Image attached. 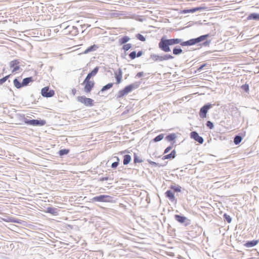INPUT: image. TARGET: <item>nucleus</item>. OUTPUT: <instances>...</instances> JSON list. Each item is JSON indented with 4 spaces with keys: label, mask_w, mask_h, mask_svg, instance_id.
Returning <instances> with one entry per match:
<instances>
[{
    "label": "nucleus",
    "mask_w": 259,
    "mask_h": 259,
    "mask_svg": "<svg viewBox=\"0 0 259 259\" xmlns=\"http://www.w3.org/2000/svg\"><path fill=\"white\" fill-rule=\"evenodd\" d=\"M209 36V34H207L186 41H183V39L178 38L167 39L165 36H163L160 39L158 47L160 50L164 52H169L171 51L170 46L178 44H180L182 47L191 46L205 40Z\"/></svg>",
    "instance_id": "nucleus-1"
},
{
    "label": "nucleus",
    "mask_w": 259,
    "mask_h": 259,
    "mask_svg": "<svg viewBox=\"0 0 259 259\" xmlns=\"http://www.w3.org/2000/svg\"><path fill=\"white\" fill-rule=\"evenodd\" d=\"M140 84V82H136L126 86L123 90H120L118 92L117 94V98H121L131 92L134 89L138 88Z\"/></svg>",
    "instance_id": "nucleus-2"
},
{
    "label": "nucleus",
    "mask_w": 259,
    "mask_h": 259,
    "mask_svg": "<svg viewBox=\"0 0 259 259\" xmlns=\"http://www.w3.org/2000/svg\"><path fill=\"white\" fill-rule=\"evenodd\" d=\"M77 101L88 107H92L94 105V100L84 96H78L77 98Z\"/></svg>",
    "instance_id": "nucleus-3"
},
{
    "label": "nucleus",
    "mask_w": 259,
    "mask_h": 259,
    "mask_svg": "<svg viewBox=\"0 0 259 259\" xmlns=\"http://www.w3.org/2000/svg\"><path fill=\"white\" fill-rule=\"evenodd\" d=\"M24 122L25 123L28 125H31L33 126H42L44 125L46 122L44 120H38V119H28L26 118H24Z\"/></svg>",
    "instance_id": "nucleus-4"
},
{
    "label": "nucleus",
    "mask_w": 259,
    "mask_h": 259,
    "mask_svg": "<svg viewBox=\"0 0 259 259\" xmlns=\"http://www.w3.org/2000/svg\"><path fill=\"white\" fill-rule=\"evenodd\" d=\"M174 217L178 222L184 224L185 227L190 225L191 224V220L183 215L175 214Z\"/></svg>",
    "instance_id": "nucleus-5"
},
{
    "label": "nucleus",
    "mask_w": 259,
    "mask_h": 259,
    "mask_svg": "<svg viewBox=\"0 0 259 259\" xmlns=\"http://www.w3.org/2000/svg\"><path fill=\"white\" fill-rule=\"evenodd\" d=\"M212 107V105L210 103H207L203 106L200 110L199 116L201 118H204L206 117L207 113L208 110Z\"/></svg>",
    "instance_id": "nucleus-6"
},
{
    "label": "nucleus",
    "mask_w": 259,
    "mask_h": 259,
    "mask_svg": "<svg viewBox=\"0 0 259 259\" xmlns=\"http://www.w3.org/2000/svg\"><path fill=\"white\" fill-rule=\"evenodd\" d=\"M41 94L44 97L50 98L54 95L55 92L52 90H50L49 87H46L41 89Z\"/></svg>",
    "instance_id": "nucleus-7"
},
{
    "label": "nucleus",
    "mask_w": 259,
    "mask_h": 259,
    "mask_svg": "<svg viewBox=\"0 0 259 259\" xmlns=\"http://www.w3.org/2000/svg\"><path fill=\"white\" fill-rule=\"evenodd\" d=\"M111 197L109 195H101L97 196L92 198L93 201L98 202H109L110 201Z\"/></svg>",
    "instance_id": "nucleus-8"
},
{
    "label": "nucleus",
    "mask_w": 259,
    "mask_h": 259,
    "mask_svg": "<svg viewBox=\"0 0 259 259\" xmlns=\"http://www.w3.org/2000/svg\"><path fill=\"white\" fill-rule=\"evenodd\" d=\"M83 84H84V91L87 93H90L94 88L95 82L93 81H88L84 80Z\"/></svg>",
    "instance_id": "nucleus-9"
},
{
    "label": "nucleus",
    "mask_w": 259,
    "mask_h": 259,
    "mask_svg": "<svg viewBox=\"0 0 259 259\" xmlns=\"http://www.w3.org/2000/svg\"><path fill=\"white\" fill-rule=\"evenodd\" d=\"M190 137L199 144H202L204 142L203 138L200 136L195 131L192 132L190 133Z\"/></svg>",
    "instance_id": "nucleus-10"
},
{
    "label": "nucleus",
    "mask_w": 259,
    "mask_h": 259,
    "mask_svg": "<svg viewBox=\"0 0 259 259\" xmlns=\"http://www.w3.org/2000/svg\"><path fill=\"white\" fill-rule=\"evenodd\" d=\"M19 61L17 60H14L10 62V68H13L12 72H15L18 71L20 69Z\"/></svg>",
    "instance_id": "nucleus-11"
},
{
    "label": "nucleus",
    "mask_w": 259,
    "mask_h": 259,
    "mask_svg": "<svg viewBox=\"0 0 259 259\" xmlns=\"http://www.w3.org/2000/svg\"><path fill=\"white\" fill-rule=\"evenodd\" d=\"M115 77L116 80V83L119 84L121 81L122 72L121 68H118L117 71L114 72Z\"/></svg>",
    "instance_id": "nucleus-12"
},
{
    "label": "nucleus",
    "mask_w": 259,
    "mask_h": 259,
    "mask_svg": "<svg viewBox=\"0 0 259 259\" xmlns=\"http://www.w3.org/2000/svg\"><path fill=\"white\" fill-rule=\"evenodd\" d=\"M99 67H96L91 72L88 74L84 80L91 81V78L96 75L99 71Z\"/></svg>",
    "instance_id": "nucleus-13"
},
{
    "label": "nucleus",
    "mask_w": 259,
    "mask_h": 259,
    "mask_svg": "<svg viewBox=\"0 0 259 259\" xmlns=\"http://www.w3.org/2000/svg\"><path fill=\"white\" fill-rule=\"evenodd\" d=\"M165 197L169 199L170 201L173 202L176 201L175 194L170 190H167L165 193Z\"/></svg>",
    "instance_id": "nucleus-14"
},
{
    "label": "nucleus",
    "mask_w": 259,
    "mask_h": 259,
    "mask_svg": "<svg viewBox=\"0 0 259 259\" xmlns=\"http://www.w3.org/2000/svg\"><path fill=\"white\" fill-rule=\"evenodd\" d=\"M99 48V46L96 45H93L89 47H88L87 49H85L83 52V54H87L90 52H94L96 51Z\"/></svg>",
    "instance_id": "nucleus-15"
},
{
    "label": "nucleus",
    "mask_w": 259,
    "mask_h": 259,
    "mask_svg": "<svg viewBox=\"0 0 259 259\" xmlns=\"http://www.w3.org/2000/svg\"><path fill=\"white\" fill-rule=\"evenodd\" d=\"M182 53H183V50L179 46H177L175 47L172 49V54L174 55L178 56L180 55Z\"/></svg>",
    "instance_id": "nucleus-16"
},
{
    "label": "nucleus",
    "mask_w": 259,
    "mask_h": 259,
    "mask_svg": "<svg viewBox=\"0 0 259 259\" xmlns=\"http://www.w3.org/2000/svg\"><path fill=\"white\" fill-rule=\"evenodd\" d=\"M258 242L257 240H253L251 241H247L244 244L246 247H251L255 246Z\"/></svg>",
    "instance_id": "nucleus-17"
},
{
    "label": "nucleus",
    "mask_w": 259,
    "mask_h": 259,
    "mask_svg": "<svg viewBox=\"0 0 259 259\" xmlns=\"http://www.w3.org/2000/svg\"><path fill=\"white\" fill-rule=\"evenodd\" d=\"M176 152L175 150H173L169 154L164 155L162 159H173L176 157Z\"/></svg>",
    "instance_id": "nucleus-18"
},
{
    "label": "nucleus",
    "mask_w": 259,
    "mask_h": 259,
    "mask_svg": "<svg viewBox=\"0 0 259 259\" xmlns=\"http://www.w3.org/2000/svg\"><path fill=\"white\" fill-rule=\"evenodd\" d=\"M58 210L57 208L52 207H48L47 208V212L54 215L58 214Z\"/></svg>",
    "instance_id": "nucleus-19"
},
{
    "label": "nucleus",
    "mask_w": 259,
    "mask_h": 259,
    "mask_svg": "<svg viewBox=\"0 0 259 259\" xmlns=\"http://www.w3.org/2000/svg\"><path fill=\"white\" fill-rule=\"evenodd\" d=\"M170 189L173 190L175 192H181L182 187L176 184H173L170 186Z\"/></svg>",
    "instance_id": "nucleus-20"
},
{
    "label": "nucleus",
    "mask_w": 259,
    "mask_h": 259,
    "mask_svg": "<svg viewBox=\"0 0 259 259\" xmlns=\"http://www.w3.org/2000/svg\"><path fill=\"white\" fill-rule=\"evenodd\" d=\"M248 20H259V14L257 13H251L248 17Z\"/></svg>",
    "instance_id": "nucleus-21"
},
{
    "label": "nucleus",
    "mask_w": 259,
    "mask_h": 259,
    "mask_svg": "<svg viewBox=\"0 0 259 259\" xmlns=\"http://www.w3.org/2000/svg\"><path fill=\"white\" fill-rule=\"evenodd\" d=\"M150 58L154 62H161V55L153 54L151 55Z\"/></svg>",
    "instance_id": "nucleus-22"
},
{
    "label": "nucleus",
    "mask_w": 259,
    "mask_h": 259,
    "mask_svg": "<svg viewBox=\"0 0 259 259\" xmlns=\"http://www.w3.org/2000/svg\"><path fill=\"white\" fill-rule=\"evenodd\" d=\"M174 58V57L170 54H165L164 55L161 56V62L163 61H166L168 60H171Z\"/></svg>",
    "instance_id": "nucleus-23"
},
{
    "label": "nucleus",
    "mask_w": 259,
    "mask_h": 259,
    "mask_svg": "<svg viewBox=\"0 0 259 259\" xmlns=\"http://www.w3.org/2000/svg\"><path fill=\"white\" fill-rule=\"evenodd\" d=\"M33 81L32 77H26L23 79L22 84L23 86L25 87L30 82Z\"/></svg>",
    "instance_id": "nucleus-24"
},
{
    "label": "nucleus",
    "mask_w": 259,
    "mask_h": 259,
    "mask_svg": "<svg viewBox=\"0 0 259 259\" xmlns=\"http://www.w3.org/2000/svg\"><path fill=\"white\" fill-rule=\"evenodd\" d=\"M14 85L17 89H20L23 87L22 82H20L18 78H16L13 81Z\"/></svg>",
    "instance_id": "nucleus-25"
},
{
    "label": "nucleus",
    "mask_w": 259,
    "mask_h": 259,
    "mask_svg": "<svg viewBox=\"0 0 259 259\" xmlns=\"http://www.w3.org/2000/svg\"><path fill=\"white\" fill-rule=\"evenodd\" d=\"M131 156L130 155L126 154L123 156V163L124 165L128 164L131 161Z\"/></svg>",
    "instance_id": "nucleus-26"
},
{
    "label": "nucleus",
    "mask_w": 259,
    "mask_h": 259,
    "mask_svg": "<svg viewBox=\"0 0 259 259\" xmlns=\"http://www.w3.org/2000/svg\"><path fill=\"white\" fill-rule=\"evenodd\" d=\"M242 140V138L241 136L237 135H236L234 138V143L235 145H238Z\"/></svg>",
    "instance_id": "nucleus-27"
},
{
    "label": "nucleus",
    "mask_w": 259,
    "mask_h": 259,
    "mask_svg": "<svg viewBox=\"0 0 259 259\" xmlns=\"http://www.w3.org/2000/svg\"><path fill=\"white\" fill-rule=\"evenodd\" d=\"M113 85V83H109L107 84L106 85L103 87V88L101 89L100 92H104L110 89H111Z\"/></svg>",
    "instance_id": "nucleus-28"
},
{
    "label": "nucleus",
    "mask_w": 259,
    "mask_h": 259,
    "mask_svg": "<svg viewBox=\"0 0 259 259\" xmlns=\"http://www.w3.org/2000/svg\"><path fill=\"white\" fill-rule=\"evenodd\" d=\"M130 39V38L127 36H124L119 39V42L121 45L125 44L128 42Z\"/></svg>",
    "instance_id": "nucleus-29"
},
{
    "label": "nucleus",
    "mask_w": 259,
    "mask_h": 259,
    "mask_svg": "<svg viewBox=\"0 0 259 259\" xmlns=\"http://www.w3.org/2000/svg\"><path fill=\"white\" fill-rule=\"evenodd\" d=\"M176 138L175 134H170L166 137V139L168 141H172Z\"/></svg>",
    "instance_id": "nucleus-30"
},
{
    "label": "nucleus",
    "mask_w": 259,
    "mask_h": 259,
    "mask_svg": "<svg viewBox=\"0 0 259 259\" xmlns=\"http://www.w3.org/2000/svg\"><path fill=\"white\" fill-rule=\"evenodd\" d=\"M143 161L142 159L139 158V157L138 156L137 154L136 153H134V162L135 163H141Z\"/></svg>",
    "instance_id": "nucleus-31"
},
{
    "label": "nucleus",
    "mask_w": 259,
    "mask_h": 259,
    "mask_svg": "<svg viewBox=\"0 0 259 259\" xmlns=\"http://www.w3.org/2000/svg\"><path fill=\"white\" fill-rule=\"evenodd\" d=\"M69 152V149H61L59 151V154L60 156H63L65 155H67Z\"/></svg>",
    "instance_id": "nucleus-32"
},
{
    "label": "nucleus",
    "mask_w": 259,
    "mask_h": 259,
    "mask_svg": "<svg viewBox=\"0 0 259 259\" xmlns=\"http://www.w3.org/2000/svg\"><path fill=\"white\" fill-rule=\"evenodd\" d=\"M164 138V135L162 134H161L157 136H156L155 138H154L153 140L154 142H157L159 141H160L162 140Z\"/></svg>",
    "instance_id": "nucleus-33"
},
{
    "label": "nucleus",
    "mask_w": 259,
    "mask_h": 259,
    "mask_svg": "<svg viewBox=\"0 0 259 259\" xmlns=\"http://www.w3.org/2000/svg\"><path fill=\"white\" fill-rule=\"evenodd\" d=\"M223 217H224L225 221L227 222V223H231L232 218L229 215H228L227 214L225 213L223 215Z\"/></svg>",
    "instance_id": "nucleus-34"
},
{
    "label": "nucleus",
    "mask_w": 259,
    "mask_h": 259,
    "mask_svg": "<svg viewBox=\"0 0 259 259\" xmlns=\"http://www.w3.org/2000/svg\"><path fill=\"white\" fill-rule=\"evenodd\" d=\"M9 219V222H12V223H16L17 224H21L22 221L20 220L16 219L14 218H10Z\"/></svg>",
    "instance_id": "nucleus-35"
},
{
    "label": "nucleus",
    "mask_w": 259,
    "mask_h": 259,
    "mask_svg": "<svg viewBox=\"0 0 259 259\" xmlns=\"http://www.w3.org/2000/svg\"><path fill=\"white\" fill-rule=\"evenodd\" d=\"M115 158H116L117 161L113 162L111 164V167L113 168H115L117 167L120 160L118 157H115Z\"/></svg>",
    "instance_id": "nucleus-36"
},
{
    "label": "nucleus",
    "mask_w": 259,
    "mask_h": 259,
    "mask_svg": "<svg viewBox=\"0 0 259 259\" xmlns=\"http://www.w3.org/2000/svg\"><path fill=\"white\" fill-rule=\"evenodd\" d=\"M201 9V8L200 7H196L194 8H192L190 10H185V12H190V13H194L195 12L197 11H198L199 10Z\"/></svg>",
    "instance_id": "nucleus-37"
},
{
    "label": "nucleus",
    "mask_w": 259,
    "mask_h": 259,
    "mask_svg": "<svg viewBox=\"0 0 259 259\" xmlns=\"http://www.w3.org/2000/svg\"><path fill=\"white\" fill-rule=\"evenodd\" d=\"M136 37L137 38V39L142 41H144L146 40L145 37L143 35L140 33H138L136 35Z\"/></svg>",
    "instance_id": "nucleus-38"
},
{
    "label": "nucleus",
    "mask_w": 259,
    "mask_h": 259,
    "mask_svg": "<svg viewBox=\"0 0 259 259\" xmlns=\"http://www.w3.org/2000/svg\"><path fill=\"white\" fill-rule=\"evenodd\" d=\"M132 47V45L131 44H124L122 49L125 51H127L129 49H130Z\"/></svg>",
    "instance_id": "nucleus-39"
},
{
    "label": "nucleus",
    "mask_w": 259,
    "mask_h": 259,
    "mask_svg": "<svg viewBox=\"0 0 259 259\" xmlns=\"http://www.w3.org/2000/svg\"><path fill=\"white\" fill-rule=\"evenodd\" d=\"M206 125L210 130H212L214 127L213 123L210 121H207Z\"/></svg>",
    "instance_id": "nucleus-40"
},
{
    "label": "nucleus",
    "mask_w": 259,
    "mask_h": 259,
    "mask_svg": "<svg viewBox=\"0 0 259 259\" xmlns=\"http://www.w3.org/2000/svg\"><path fill=\"white\" fill-rule=\"evenodd\" d=\"M129 57L130 58L132 59V60H133L134 59L136 58V57H137V53H136V51H133L130 54H129Z\"/></svg>",
    "instance_id": "nucleus-41"
},
{
    "label": "nucleus",
    "mask_w": 259,
    "mask_h": 259,
    "mask_svg": "<svg viewBox=\"0 0 259 259\" xmlns=\"http://www.w3.org/2000/svg\"><path fill=\"white\" fill-rule=\"evenodd\" d=\"M10 76V75H7V76L4 77L3 78L0 79V85L2 84L5 82H6V80L9 78Z\"/></svg>",
    "instance_id": "nucleus-42"
},
{
    "label": "nucleus",
    "mask_w": 259,
    "mask_h": 259,
    "mask_svg": "<svg viewBox=\"0 0 259 259\" xmlns=\"http://www.w3.org/2000/svg\"><path fill=\"white\" fill-rule=\"evenodd\" d=\"M241 89L245 92H247L249 91V85L247 84L242 85Z\"/></svg>",
    "instance_id": "nucleus-43"
},
{
    "label": "nucleus",
    "mask_w": 259,
    "mask_h": 259,
    "mask_svg": "<svg viewBox=\"0 0 259 259\" xmlns=\"http://www.w3.org/2000/svg\"><path fill=\"white\" fill-rule=\"evenodd\" d=\"M211 40H206L205 41H204L202 45L203 46H208L210 44Z\"/></svg>",
    "instance_id": "nucleus-44"
},
{
    "label": "nucleus",
    "mask_w": 259,
    "mask_h": 259,
    "mask_svg": "<svg viewBox=\"0 0 259 259\" xmlns=\"http://www.w3.org/2000/svg\"><path fill=\"white\" fill-rule=\"evenodd\" d=\"M147 161L148 162V163H149V164H150L151 165H153V166H157V165H158V163H157L156 162H154V161H151V160H149V159H148V160H147Z\"/></svg>",
    "instance_id": "nucleus-45"
},
{
    "label": "nucleus",
    "mask_w": 259,
    "mask_h": 259,
    "mask_svg": "<svg viewBox=\"0 0 259 259\" xmlns=\"http://www.w3.org/2000/svg\"><path fill=\"white\" fill-rule=\"evenodd\" d=\"M172 146H169L168 147H167L165 150H164V154H166V153H167L168 152H169V151L172 149Z\"/></svg>",
    "instance_id": "nucleus-46"
},
{
    "label": "nucleus",
    "mask_w": 259,
    "mask_h": 259,
    "mask_svg": "<svg viewBox=\"0 0 259 259\" xmlns=\"http://www.w3.org/2000/svg\"><path fill=\"white\" fill-rule=\"evenodd\" d=\"M143 74H144L143 72H139L137 74L136 76L140 78V77H141L142 76H143Z\"/></svg>",
    "instance_id": "nucleus-47"
},
{
    "label": "nucleus",
    "mask_w": 259,
    "mask_h": 259,
    "mask_svg": "<svg viewBox=\"0 0 259 259\" xmlns=\"http://www.w3.org/2000/svg\"><path fill=\"white\" fill-rule=\"evenodd\" d=\"M206 66V64H203L202 65H201L198 68V71H200L203 68Z\"/></svg>",
    "instance_id": "nucleus-48"
},
{
    "label": "nucleus",
    "mask_w": 259,
    "mask_h": 259,
    "mask_svg": "<svg viewBox=\"0 0 259 259\" xmlns=\"http://www.w3.org/2000/svg\"><path fill=\"white\" fill-rule=\"evenodd\" d=\"M109 179V178L108 177H103L100 178V181H107Z\"/></svg>",
    "instance_id": "nucleus-49"
},
{
    "label": "nucleus",
    "mask_w": 259,
    "mask_h": 259,
    "mask_svg": "<svg viewBox=\"0 0 259 259\" xmlns=\"http://www.w3.org/2000/svg\"><path fill=\"white\" fill-rule=\"evenodd\" d=\"M143 55V52L142 51H139L137 54V57H141Z\"/></svg>",
    "instance_id": "nucleus-50"
},
{
    "label": "nucleus",
    "mask_w": 259,
    "mask_h": 259,
    "mask_svg": "<svg viewBox=\"0 0 259 259\" xmlns=\"http://www.w3.org/2000/svg\"><path fill=\"white\" fill-rule=\"evenodd\" d=\"M76 92V90L75 89L72 90V93L73 95H75Z\"/></svg>",
    "instance_id": "nucleus-51"
},
{
    "label": "nucleus",
    "mask_w": 259,
    "mask_h": 259,
    "mask_svg": "<svg viewBox=\"0 0 259 259\" xmlns=\"http://www.w3.org/2000/svg\"><path fill=\"white\" fill-rule=\"evenodd\" d=\"M72 28L74 30H75V32H77V27H75V26H72Z\"/></svg>",
    "instance_id": "nucleus-52"
}]
</instances>
